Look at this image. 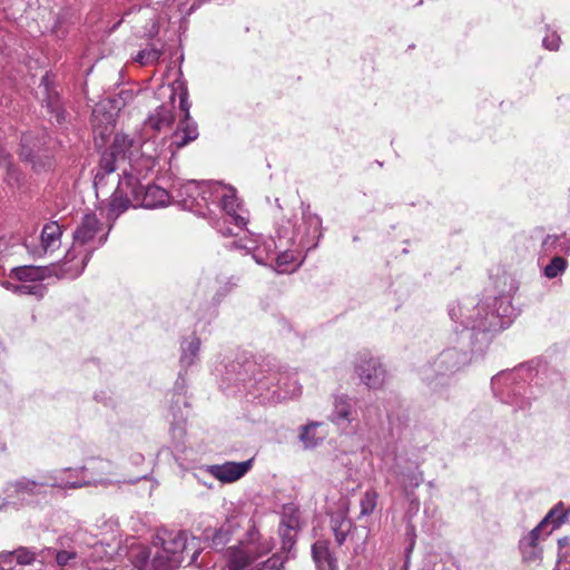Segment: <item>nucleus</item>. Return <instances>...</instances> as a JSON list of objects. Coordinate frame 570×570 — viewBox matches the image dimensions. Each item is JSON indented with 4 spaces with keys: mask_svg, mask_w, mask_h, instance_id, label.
Here are the masks:
<instances>
[{
    "mask_svg": "<svg viewBox=\"0 0 570 570\" xmlns=\"http://www.w3.org/2000/svg\"><path fill=\"white\" fill-rule=\"evenodd\" d=\"M514 308L509 295H500L480 301L455 302L449 306L450 318L460 324L461 333L470 340L472 351H483L494 334L511 324Z\"/></svg>",
    "mask_w": 570,
    "mask_h": 570,
    "instance_id": "1",
    "label": "nucleus"
},
{
    "mask_svg": "<svg viewBox=\"0 0 570 570\" xmlns=\"http://www.w3.org/2000/svg\"><path fill=\"white\" fill-rule=\"evenodd\" d=\"M229 371L236 372L237 383L255 390L257 397L281 400L295 397L302 393V386L296 380L272 368L263 370L253 361H246L244 364L233 363Z\"/></svg>",
    "mask_w": 570,
    "mask_h": 570,
    "instance_id": "2",
    "label": "nucleus"
},
{
    "mask_svg": "<svg viewBox=\"0 0 570 570\" xmlns=\"http://www.w3.org/2000/svg\"><path fill=\"white\" fill-rule=\"evenodd\" d=\"M86 470L85 466L79 470L68 468L45 472L37 479L19 478L6 487V504L14 503L16 501L22 503L38 502L41 499H46L50 493V489L53 488L63 490L79 489L96 483L97 481H79L67 478V473L83 472Z\"/></svg>",
    "mask_w": 570,
    "mask_h": 570,
    "instance_id": "3",
    "label": "nucleus"
},
{
    "mask_svg": "<svg viewBox=\"0 0 570 570\" xmlns=\"http://www.w3.org/2000/svg\"><path fill=\"white\" fill-rule=\"evenodd\" d=\"M273 549V539L263 537L254 521H246L245 532L238 538V542L225 550L226 567L228 570H250Z\"/></svg>",
    "mask_w": 570,
    "mask_h": 570,
    "instance_id": "4",
    "label": "nucleus"
},
{
    "mask_svg": "<svg viewBox=\"0 0 570 570\" xmlns=\"http://www.w3.org/2000/svg\"><path fill=\"white\" fill-rule=\"evenodd\" d=\"M157 539L160 541L161 548L153 559L155 568L171 570L184 562H187L188 566L197 564L202 547L196 537L188 538L186 531H166L158 534Z\"/></svg>",
    "mask_w": 570,
    "mask_h": 570,
    "instance_id": "5",
    "label": "nucleus"
},
{
    "mask_svg": "<svg viewBox=\"0 0 570 570\" xmlns=\"http://www.w3.org/2000/svg\"><path fill=\"white\" fill-rule=\"evenodd\" d=\"M304 232L297 228V220L284 219L275 230V237L271 240L274 247H301L306 250L314 249L322 237V219L311 212L309 204L301 203Z\"/></svg>",
    "mask_w": 570,
    "mask_h": 570,
    "instance_id": "6",
    "label": "nucleus"
},
{
    "mask_svg": "<svg viewBox=\"0 0 570 570\" xmlns=\"http://www.w3.org/2000/svg\"><path fill=\"white\" fill-rule=\"evenodd\" d=\"M532 380V370L520 366L510 372H501L492 377L491 386L502 403L517 411H527L531 406L530 387L527 382Z\"/></svg>",
    "mask_w": 570,
    "mask_h": 570,
    "instance_id": "7",
    "label": "nucleus"
},
{
    "mask_svg": "<svg viewBox=\"0 0 570 570\" xmlns=\"http://www.w3.org/2000/svg\"><path fill=\"white\" fill-rule=\"evenodd\" d=\"M469 362L468 352L456 347L445 348L421 368V377L433 392H441Z\"/></svg>",
    "mask_w": 570,
    "mask_h": 570,
    "instance_id": "8",
    "label": "nucleus"
},
{
    "mask_svg": "<svg viewBox=\"0 0 570 570\" xmlns=\"http://www.w3.org/2000/svg\"><path fill=\"white\" fill-rule=\"evenodd\" d=\"M96 539L92 534L82 529H78L71 534H67L59 539L58 548H43L36 550L39 566L43 570H51L56 567H65L71 564L79 553H81L83 546H94Z\"/></svg>",
    "mask_w": 570,
    "mask_h": 570,
    "instance_id": "9",
    "label": "nucleus"
},
{
    "mask_svg": "<svg viewBox=\"0 0 570 570\" xmlns=\"http://www.w3.org/2000/svg\"><path fill=\"white\" fill-rule=\"evenodd\" d=\"M50 139L47 134L27 132L21 137L20 158L30 163L36 171L49 168L52 164Z\"/></svg>",
    "mask_w": 570,
    "mask_h": 570,
    "instance_id": "10",
    "label": "nucleus"
},
{
    "mask_svg": "<svg viewBox=\"0 0 570 570\" xmlns=\"http://www.w3.org/2000/svg\"><path fill=\"white\" fill-rule=\"evenodd\" d=\"M141 185L136 176L126 169L119 178L109 203V216H119L129 207H136Z\"/></svg>",
    "mask_w": 570,
    "mask_h": 570,
    "instance_id": "11",
    "label": "nucleus"
},
{
    "mask_svg": "<svg viewBox=\"0 0 570 570\" xmlns=\"http://www.w3.org/2000/svg\"><path fill=\"white\" fill-rule=\"evenodd\" d=\"M246 521H253L243 515H233L227 518L218 528L215 530L207 529L203 535L206 541L210 542L212 548L222 550L225 546L230 542L232 539L242 537L246 529Z\"/></svg>",
    "mask_w": 570,
    "mask_h": 570,
    "instance_id": "12",
    "label": "nucleus"
},
{
    "mask_svg": "<svg viewBox=\"0 0 570 570\" xmlns=\"http://www.w3.org/2000/svg\"><path fill=\"white\" fill-rule=\"evenodd\" d=\"M0 570H43L39 566L36 549L19 547L0 552Z\"/></svg>",
    "mask_w": 570,
    "mask_h": 570,
    "instance_id": "13",
    "label": "nucleus"
},
{
    "mask_svg": "<svg viewBox=\"0 0 570 570\" xmlns=\"http://www.w3.org/2000/svg\"><path fill=\"white\" fill-rule=\"evenodd\" d=\"M355 371L361 381L370 389H379L385 380V370L377 358L370 353L358 354L355 363Z\"/></svg>",
    "mask_w": 570,
    "mask_h": 570,
    "instance_id": "14",
    "label": "nucleus"
},
{
    "mask_svg": "<svg viewBox=\"0 0 570 570\" xmlns=\"http://www.w3.org/2000/svg\"><path fill=\"white\" fill-rule=\"evenodd\" d=\"M200 193L199 181L188 180L175 187L173 198L183 209L205 215L204 196H200Z\"/></svg>",
    "mask_w": 570,
    "mask_h": 570,
    "instance_id": "15",
    "label": "nucleus"
},
{
    "mask_svg": "<svg viewBox=\"0 0 570 570\" xmlns=\"http://www.w3.org/2000/svg\"><path fill=\"white\" fill-rule=\"evenodd\" d=\"M92 252L78 253L76 247L67 252L62 263L53 265V274L57 277L76 278L82 274Z\"/></svg>",
    "mask_w": 570,
    "mask_h": 570,
    "instance_id": "16",
    "label": "nucleus"
},
{
    "mask_svg": "<svg viewBox=\"0 0 570 570\" xmlns=\"http://www.w3.org/2000/svg\"><path fill=\"white\" fill-rule=\"evenodd\" d=\"M253 460L225 462L208 468L209 473L224 483H232L244 476L252 468Z\"/></svg>",
    "mask_w": 570,
    "mask_h": 570,
    "instance_id": "17",
    "label": "nucleus"
},
{
    "mask_svg": "<svg viewBox=\"0 0 570 570\" xmlns=\"http://www.w3.org/2000/svg\"><path fill=\"white\" fill-rule=\"evenodd\" d=\"M199 136L197 122L194 119H180L175 131L170 136L169 148L174 154L196 140Z\"/></svg>",
    "mask_w": 570,
    "mask_h": 570,
    "instance_id": "18",
    "label": "nucleus"
},
{
    "mask_svg": "<svg viewBox=\"0 0 570 570\" xmlns=\"http://www.w3.org/2000/svg\"><path fill=\"white\" fill-rule=\"evenodd\" d=\"M169 194L166 189L156 186V185H147L146 187L141 186L140 193L136 203V207L144 208H157L164 207L169 203Z\"/></svg>",
    "mask_w": 570,
    "mask_h": 570,
    "instance_id": "19",
    "label": "nucleus"
},
{
    "mask_svg": "<svg viewBox=\"0 0 570 570\" xmlns=\"http://www.w3.org/2000/svg\"><path fill=\"white\" fill-rule=\"evenodd\" d=\"M331 542L320 539L312 546V557L317 570H338L337 558L331 550Z\"/></svg>",
    "mask_w": 570,
    "mask_h": 570,
    "instance_id": "20",
    "label": "nucleus"
},
{
    "mask_svg": "<svg viewBox=\"0 0 570 570\" xmlns=\"http://www.w3.org/2000/svg\"><path fill=\"white\" fill-rule=\"evenodd\" d=\"M62 235L61 226L57 222L47 223L41 232V248L31 249L27 243L24 246L32 256H41L42 253L57 248Z\"/></svg>",
    "mask_w": 570,
    "mask_h": 570,
    "instance_id": "21",
    "label": "nucleus"
},
{
    "mask_svg": "<svg viewBox=\"0 0 570 570\" xmlns=\"http://www.w3.org/2000/svg\"><path fill=\"white\" fill-rule=\"evenodd\" d=\"M354 402L345 394L334 395L333 411L330 419L337 425L350 424L354 420Z\"/></svg>",
    "mask_w": 570,
    "mask_h": 570,
    "instance_id": "22",
    "label": "nucleus"
},
{
    "mask_svg": "<svg viewBox=\"0 0 570 570\" xmlns=\"http://www.w3.org/2000/svg\"><path fill=\"white\" fill-rule=\"evenodd\" d=\"M218 202H220L222 208L225 212L224 224L233 222L234 226L238 230H242L246 226L247 222L237 213L238 205L234 191L230 194L222 191Z\"/></svg>",
    "mask_w": 570,
    "mask_h": 570,
    "instance_id": "23",
    "label": "nucleus"
},
{
    "mask_svg": "<svg viewBox=\"0 0 570 570\" xmlns=\"http://www.w3.org/2000/svg\"><path fill=\"white\" fill-rule=\"evenodd\" d=\"M100 226L101 224L95 214H86L73 233L75 242L83 245L94 239Z\"/></svg>",
    "mask_w": 570,
    "mask_h": 570,
    "instance_id": "24",
    "label": "nucleus"
},
{
    "mask_svg": "<svg viewBox=\"0 0 570 570\" xmlns=\"http://www.w3.org/2000/svg\"><path fill=\"white\" fill-rule=\"evenodd\" d=\"M49 81H50V76L47 72L41 78V85L45 86L46 94H47V97L43 99L45 106L48 109V111L51 115V117L55 118L56 122L61 125L66 120V111H65V109L61 106V102H60L58 94L51 92L49 90Z\"/></svg>",
    "mask_w": 570,
    "mask_h": 570,
    "instance_id": "25",
    "label": "nucleus"
},
{
    "mask_svg": "<svg viewBox=\"0 0 570 570\" xmlns=\"http://www.w3.org/2000/svg\"><path fill=\"white\" fill-rule=\"evenodd\" d=\"M331 529L335 537V542L338 547H342L348 538L352 535V531L355 527L351 519L346 518L342 513H336L331 517Z\"/></svg>",
    "mask_w": 570,
    "mask_h": 570,
    "instance_id": "26",
    "label": "nucleus"
},
{
    "mask_svg": "<svg viewBox=\"0 0 570 570\" xmlns=\"http://www.w3.org/2000/svg\"><path fill=\"white\" fill-rule=\"evenodd\" d=\"M181 355L179 358L180 367L187 370L198 361L200 351V340L191 335L181 342Z\"/></svg>",
    "mask_w": 570,
    "mask_h": 570,
    "instance_id": "27",
    "label": "nucleus"
},
{
    "mask_svg": "<svg viewBox=\"0 0 570 570\" xmlns=\"http://www.w3.org/2000/svg\"><path fill=\"white\" fill-rule=\"evenodd\" d=\"M569 513L570 511L564 509V504L559 502L540 521L539 528H543L546 530V535H549L554 529L566 522Z\"/></svg>",
    "mask_w": 570,
    "mask_h": 570,
    "instance_id": "28",
    "label": "nucleus"
},
{
    "mask_svg": "<svg viewBox=\"0 0 570 570\" xmlns=\"http://www.w3.org/2000/svg\"><path fill=\"white\" fill-rule=\"evenodd\" d=\"M119 160L121 159L110 153L108 149L102 153L94 179L96 189L104 185L107 175L114 173L117 169V163Z\"/></svg>",
    "mask_w": 570,
    "mask_h": 570,
    "instance_id": "29",
    "label": "nucleus"
},
{
    "mask_svg": "<svg viewBox=\"0 0 570 570\" xmlns=\"http://www.w3.org/2000/svg\"><path fill=\"white\" fill-rule=\"evenodd\" d=\"M9 276L21 283H41L46 278V269L39 266L24 265L12 268Z\"/></svg>",
    "mask_w": 570,
    "mask_h": 570,
    "instance_id": "30",
    "label": "nucleus"
},
{
    "mask_svg": "<svg viewBox=\"0 0 570 570\" xmlns=\"http://www.w3.org/2000/svg\"><path fill=\"white\" fill-rule=\"evenodd\" d=\"M397 480L407 495H410V490L412 491L417 488L423 482L424 478L423 472L420 471L417 466H413V463L410 462L407 466L397 472Z\"/></svg>",
    "mask_w": 570,
    "mask_h": 570,
    "instance_id": "31",
    "label": "nucleus"
},
{
    "mask_svg": "<svg viewBox=\"0 0 570 570\" xmlns=\"http://www.w3.org/2000/svg\"><path fill=\"white\" fill-rule=\"evenodd\" d=\"M175 116L170 107L159 106L146 120V126L155 131H160L174 122Z\"/></svg>",
    "mask_w": 570,
    "mask_h": 570,
    "instance_id": "32",
    "label": "nucleus"
},
{
    "mask_svg": "<svg viewBox=\"0 0 570 570\" xmlns=\"http://www.w3.org/2000/svg\"><path fill=\"white\" fill-rule=\"evenodd\" d=\"M134 147V139L125 134H116L114 140L108 148L110 153L119 157L121 160L128 158L131 160Z\"/></svg>",
    "mask_w": 570,
    "mask_h": 570,
    "instance_id": "33",
    "label": "nucleus"
},
{
    "mask_svg": "<svg viewBox=\"0 0 570 570\" xmlns=\"http://www.w3.org/2000/svg\"><path fill=\"white\" fill-rule=\"evenodd\" d=\"M268 245V247H271ZM294 247H274L273 246V254L275 255V262L277 267L279 268V272H285V267L288 266L291 263H293L296 259V250L293 249ZM268 250H272L269 248Z\"/></svg>",
    "mask_w": 570,
    "mask_h": 570,
    "instance_id": "34",
    "label": "nucleus"
},
{
    "mask_svg": "<svg viewBox=\"0 0 570 570\" xmlns=\"http://www.w3.org/2000/svg\"><path fill=\"white\" fill-rule=\"evenodd\" d=\"M286 558L282 553H273L258 560L250 570H285Z\"/></svg>",
    "mask_w": 570,
    "mask_h": 570,
    "instance_id": "35",
    "label": "nucleus"
},
{
    "mask_svg": "<svg viewBox=\"0 0 570 570\" xmlns=\"http://www.w3.org/2000/svg\"><path fill=\"white\" fill-rule=\"evenodd\" d=\"M202 186L200 196H204V210L208 207L209 203H216L223 191V187L212 181H199Z\"/></svg>",
    "mask_w": 570,
    "mask_h": 570,
    "instance_id": "36",
    "label": "nucleus"
},
{
    "mask_svg": "<svg viewBox=\"0 0 570 570\" xmlns=\"http://www.w3.org/2000/svg\"><path fill=\"white\" fill-rule=\"evenodd\" d=\"M298 528L299 521L297 517L291 515L283 519L279 525L282 541L285 539H296Z\"/></svg>",
    "mask_w": 570,
    "mask_h": 570,
    "instance_id": "37",
    "label": "nucleus"
},
{
    "mask_svg": "<svg viewBox=\"0 0 570 570\" xmlns=\"http://www.w3.org/2000/svg\"><path fill=\"white\" fill-rule=\"evenodd\" d=\"M47 287L41 283H21L13 287V293L18 295H31L38 298L45 296Z\"/></svg>",
    "mask_w": 570,
    "mask_h": 570,
    "instance_id": "38",
    "label": "nucleus"
},
{
    "mask_svg": "<svg viewBox=\"0 0 570 570\" xmlns=\"http://www.w3.org/2000/svg\"><path fill=\"white\" fill-rule=\"evenodd\" d=\"M568 267V262L561 256H554L544 267L543 274L547 278H556L563 274Z\"/></svg>",
    "mask_w": 570,
    "mask_h": 570,
    "instance_id": "39",
    "label": "nucleus"
},
{
    "mask_svg": "<svg viewBox=\"0 0 570 570\" xmlns=\"http://www.w3.org/2000/svg\"><path fill=\"white\" fill-rule=\"evenodd\" d=\"M163 51L155 46H150L148 48H145L140 50L135 60L139 62L142 66L153 65L159 60L161 57Z\"/></svg>",
    "mask_w": 570,
    "mask_h": 570,
    "instance_id": "40",
    "label": "nucleus"
},
{
    "mask_svg": "<svg viewBox=\"0 0 570 570\" xmlns=\"http://www.w3.org/2000/svg\"><path fill=\"white\" fill-rule=\"evenodd\" d=\"M377 503V493L374 490H367L360 501V517L371 515Z\"/></svg>",
    "mask_w": 570,
    "mask_h": 570,
    "instance_id": "41",
    "label": "nucleus"
},
{
    "mask_svg": "<svg viewBox=\"0 0 570 570\" xmlns=\"http://www.w3.org/2000/svg\"><path fill=\"white\" fill-rule=\"evenodd\" d=\"M177 90H179V108L184 112L181 119H193L189 112L191 104L188 100V90L184 82L177 83Z\"/></svg>",
    "mask_w": 570,
    "mask_h": 570,
    "instance_id": "42",
    "label": "nucleus"
},
{
    "mask_svg": "<svg viewBox=\"0 0 570 570\" xmlns=\"http://www.w3.org/2000/svg\"><path fill=\"white\" fill-rule=\"evenodd\" d=\"M316 428H317L316 423L306 425L299 435V439L304 443V446L306 449L315 448L318 444L320 438L315 436Z\"/></svg>",
    "mask_w": 570,
    "mask_h": 570,
    "instance_id": "43",
    "label": "nucleus"
},
{
    "mask_svg": "<svg viewBox=\"0 0 570 570\" xmlns=\"http://www.w3.org/2000/svg\"><path fill=\"white\" fill-rule=\"evenodd\" d=\"M519 547L525 561L531 562L541 558L542 550L539 546L519 543Z\"/></svg>",
    "mask_w": 570,
    "mask_h": 570,
    "instance_id": "44",
    "label": "nucleus"
},
{
    "mask_svg": "<svg viewBox=\"0 0 570 570\" xmlns=\"http://www.w3.org/2000/svg\"><path fill=\"white\" fill-rule=\"evenodd\" d=\"M295 543L296 539H285L282 541L281 551L277 553H282V556L286 558V562L296 557Z\"/></svg>",
    "mask_w": 570,
    "mask_h": 570,
    "instance_id": "45",
    "label": "nucleus"
},
{
    "mask_svg": "<svg viewBox=\"0 0 570 570\" xmlns=\"http://www.w3.org/2000/svg\"><path fill=\"white\" fill-rule=\"evenodd\" d=\"M561 39L556 31L548 30L547 35L542 39V45L548 50H558Z\"/></svg>",
    "mask_w": 570,
    "mask_h": 570,
    "instance_id": "46",
    "label": "nucleus"
},
{
    "mask_svg": "<svg viewBox=\"0 0 570 570\" xmlns=\"http://www.w3.org/2000/svg\"><path fill=\"white\" fill-rule=\"evenodd\" d=\"M546 531L543 528H539V524L533 528L525 537L520 540V543L528 546H539L541 533Z\"/></svg>",
    "mask_w": 570,
    "mask_h": 570,
    "instance_id": "47",
    "label": "nucleus"
},
{
    "mask_svg": "<svg viewBox=\"0 0 570 570\" xmlns=\"http://www.w3.org/2000/svg\"><path fill=\"white\" fill-rule=\"evenodd\" d=\"M558 242H560L559 235H548L542 242V248L547 253L559 252Z\"/></svg>",
    "mask_w": 570,
    "mask_h": 570,
    "instance_id": "48",
    "label": "nucleus"
},
{
    "mask_svg": "<svg viewBox=\"0 0 570 570\" xmlns=\"http://www.w3.org/2000/svg\"><path fill=\"white\" fill-rule=\"evenodd\" d=\"M227 224L229 225V223H228V222H227V223H225V224H224V222H223V223H219V222H218V223H217V229H218V232H219L222 235L226 236V237H228V236H236V235H237V232H235L233 227H230V226H226ZM230 224H233V225H234V223H233V222H230Z\"/></svg>",
    "mask_w": 570,
    "mask_h": 570,
    "instance_id": "49",
    "label": "nucleus"
},
{
    "mask_svg": "<svg viewBox=\"0 0 570 570\" xmlns=\"http://www.w3.org/2000/svg\"><path fill=\"white\" fill-rule=\"evenodd\" d=\"M9 151L0 144V166L9 169L11 165Z\"/></svg>",
    "mask_w": 570,
    "mask_h": 570,
    "instance_id": "50",
    "label": "nucleus"
},
{
    "mask_svg": "<svg viewBox=\"0 0 570 570\" xmlns=\"http://www.w3.org/2000/svg\"><path fill=\"white\" fill-rule=\"evenodd\" d=\"M560 242H558L559 252L563 254H570V238L566 235H559Z\"/></svg>",
    "mask_w": 570,
    "mask_h": 570,
    "instance_id": "51",
    "label": "nucleus"
},
{
    "mask_svg": "<svg viewBox=\"0 0 570 570\" xmlns=\"http://www.w3.org/2000/svg\"><path fill=\"white\" fill-rule=\"evenodd\" d=\"M157 157H158V155H157V154H155V155H151V154L147 155V159H146V161H147V167H154V166H155V164H156V159H157Z\"/></svg>",
    "mask_w": 570,
    "mask_h": 570,
    "instance_id": "52",
    "label": "nucleus"
},
{
    "mask_svg": "<svg viewBox=\"0 0 570 570\" xmlns=\"http://www.w3.org/2000/svg\"><path fill=\"white\" fill-rule=\"evenodd\" d=\"M570 543V538L569 537H563V538H560L558 540V544L559 547L563 548L566 546H568Z\"/></svg>",
    "mask_w": 570,
    "mask_h": 570,
    "instance_id": "53",
    "label": "nucleus"
},
{
    "mask_svg": "<svg viewBox=\"0 0 570 570\" xmlns=\"http://www.w3.org/2000/svg\"><path fill=\"white\" fill-rule=\"evenodd\" d=\"M7 289L13 292V287L19 286V284H13L11 282H3L2 284Z\"/></svg>",
    "mask_w": 570,
    "mask_h": 570,
    "instance_id": "54",
    "label": "nucleus"
},
{
    "mask_svg": "<svg viewBox=\"0 0 570 570\" xmlns=\"http://www.w3.org/2000/svg\"><path fill=\"white\" fill-rule=\"evenodd\" d=\"M148 145H149V142H147V141L142 144V146H141V148H142V155H146V154H147V150H146V149H147Z\"/></svg>",
    "mask_w": 570,
    "mask_h": 570,
    "instance_id": "55",
    "label": "nucleus"
},
{
    "mask_svg": "<svg viewBox=\"0 0 570 570\" xmlns=\"http://www.w3.org/2000/svg\"><path fill=\"white\" fill-rule=\"evenodd\" d=\"M297 228L299 229V232H304L305 229V225L303 224V220L301 219V224H297Z\"/></svg>",
    "mask_w": 570,
    "mask_h": 570,
    "instance_id": "56",
    "label": "nucleus"
},
{
    "mask_svg": "<svg viewBox=\"0 0 570 570\" xmlns=\"http://www.w3.org/2000/svg\"><path fill=\"white\" fill-rule=\"evenodd\" d=\"M254 257H255V259H256V262H257V263H259V264H264L263 259H262V258H259L257 254H255V255H254Z\"/></svg>",
    "mask_w": 570,
    "mask_h": 570,
    "instance_id": "57",
    "label": "nucleus"
},
{
    "mask_svg": "<svg viewBox=\"0 0 570 570\" xmlns=\"http://www.w3.org/2000/svg\"><path fill=\"white\" fill-rule=\"evenodd\" d=\"M106 239H107V235L100 237L99 244L102 245L106 242Z\"/></svg>",
    "mask_w": 570,
    "mask_h": 570,
    "instance_id": "58",
    "label": "nucleus"
},
{
    "mask_svg": "<svg viewBox=\"0 0 570 570\" xmlns=\"http://www.w3.org/2000/svg\"><path fill=\"white\" fill-rule=\"evenodd\" d=\"M275 203H276L277 207L282 209V206L279 204V199L278 198L275 199Z\"/></svg>",
    "mask_w": 570,
    "mask_h": 570,
    "instance_id": "59",
    "label": "nucleus"
},
{
    "mask_svg": "<svg viewBox=\"0 0 570 570\" xmlns=\"http://www.w3.org/2000/svg\"><path fill=\"white\" fill-rule=\"evenodd\" d=\"M178 380H183V373H181V371L179 372Z\"/></svg>",
    "mask_w": 570,
    "mask_h": 570,
    "instance_id": "60",
    "label": "nucleus"
}]
</instances>
